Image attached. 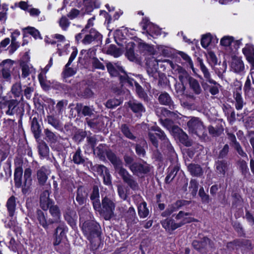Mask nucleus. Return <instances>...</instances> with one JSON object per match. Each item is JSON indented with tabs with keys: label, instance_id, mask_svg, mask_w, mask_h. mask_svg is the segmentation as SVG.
<instances>
[{
	"label": "nucleus",
	"instance_id": "f257e3e1",
	"mask_svg": "<svg viewBox=\"0 0 254 254\" xmlns=\"http://www.w3.org/2000/svg\"><path fill=\"white\" fill-rule=\"evenodd\" d=\"M94 152L100 158H104L105 155H106L108 159L114 165L116 171L122 177L124 181L132 189H135L137 188V183L128 172L123 168L121 160L113 152L110 150H106L105 146L103 145L98 146L94 150Z\"/></svg>",
	"mask_w": 254,
	"mask_h": 254
},
{
	"label": "nucleus",
	"instance_id": "f03ea898",
	"mask_svg": "<svg viewBox=\"0 0 254 254\" xmlns=\"http://www.w3.org/2000/svg\"><path fill=\"white\" fill-rule=\"evenodd\" d=\"M220 44L226 51V53L229 55L233 51V46L235 50L239 48L241 44V40H235L232 36H224L220 39Z\"/></svg>",
	"mask_w": 254,
	"mask_h": 254
},
{
	"label": "nucleus",
	"instance_id": "7ed1b4c3",
	"mask_svg": "<svg viewBox=\"0 0 254 254\" xmlns=\"http://www.w3.org/2000/svg\"><path fill=\"white\" fill-rule=\"evenodd\" d=\"M115 204L113 200L105 197L102 201L100 214L106 220H109L113 215Z\"/></svg>",
	"mask_w": 254,
	"mask_h": 254
},
{
	"label": "nucleus",
	"instance_id": "20e7f679",
	"mask_svg": "<svg viewBox=\"0 0 254 254\" xmlns=\"http://www.w3.org/2000/svg\"><path fill=\"white\" fill-rule=\"evenodd\" d=\"M99 228L98 225L93 222H85L82 226L84 234L89 240L93 238L98 237L99 235Z\"/></svg>",
	"mask_w": 254,
	"mask_h": 254
},
{
	"label": "nucleus",
	"instance_id": "39448f33",
	"mask_svg": "<svg viewBox=\"0 0 254 254\" xmlns=\"http://www.w3.org/2000/svg\"><path fill=\"white\" fill-rule=\"evenodd\" d=\"M187 125L189 131L192 134L200 136L204 132L202 123L197 118L192 117L188 122Z\"/></svg>",
	"mask_w": 254,
	"mask_h": 254
},
{
	"label": "nucleus",
	"instance_id": "423d86ee",
	"mask_svg": "<svg viewBox=\"0 0 254 254\" xmlns=\"http://www.w3.org/2000/svg\"><path fill=\"white\" fill-rule=\"evenodd\" d=\"M130 170L134 175L142 177L150 171V167L146 162L133 163L130 166Z\"/></svg>",
	"mask_w": 254,
	"mask_h": 254
},
{
	"label": "nucleus",
	"instance_id": "0eeeda50",
	"mask_svg": "<svg viewBox=\"0 0 254 254\" xmlns=\"http://www.w3.org/2000/svg\"><path fill=\"white\" fill-rule=\"evenodd\" d=\"M199 64H200V69L202 71V72H203L204 77L206 79V80L207 82H208L209 83L213 84L214 85V86L211 87L210 88V90H209L210 92L212 95L217 94L219 92V89H218V85L217 84L216 82L214 80L211 79L210 75L208 70V69L205 66V65L204 64L202 60H200Z\"/></svg>",
	"mask_w": 254,
	"mask_h": 254
},
{
	"label": "nucleus",
	"instance_id": "6e6552de",
	"mask_svg": "<svg viewBox=\"0 0 254 254\" xmlns=\"http://www.w3.org/2000/svg\"><path fill=\"white\" fill-rule=\"evenodd\" d=\"M169 130L175 138L179 139L183 144L186 146L190 145V142L188 141L187 134L178 126L173 125Z\"/></svg>",
	"mask_w": 254,
	"mask_h": 254
},
{
	"label": "nucleus",
	"instance_id": "1a4fd4ad",
	"mask_svg": "<svg viewBox=\"0 0 254 254\" xmlns=\"http://www.w3.org/2000/svg\"><path fill=\"white\" fill-rule=\"evenodd\" d=\"M20 68L21 71V77L26 78L29 75H31L33 79L35 78L36 70L32 64L24 62L20 64ZM18 78H20V75L18 74Z\"/></svg>",
	"mask_w": 254,
	"mask_h": 254
},
{
	"label": "nucleus",
	"instance_id": "9d476101",
	"mask_svg": "<svg viewBox=\"0 0 254 254\" xmlns=\"http://www.w3.org/2000/svg\"><path fill=\"white\" fill-rule=\"evenodd\" d=\"M141 26L144 30H146V34L150 36H157L161 34V30L159 27L146 19L143 20Z\"/></svg>",
	"mask_w": 254,
	"mask_h": 254
},
{
	"label": "nucleus",
	"instance_id": "9b49d317",
	"mask_svg": "<svg viewBox=\"0 0 254 254\" xmlns=\"http://www.w3.org/2000/svg\"><path fill=\"white\" fill-rule=\"evenodd\" d=\"M120 80L121 82L125 85L127 84L130 86H133V85H134L137 93L140 96H143V91L141 86L133 79L130 78L127 75L125 74L124 75H121Z\"/></svg>",
	"mask_w": 254,
	"mask_h": 254
},
{
	"label": "nucleus",
	"instance_id": "f8f14e48",
	"mask_svg": "<svg viewBox=\"0 0 254 254\" xmlns=\"http://www.w3.org/2000/svg\"><path fill=\"white\" fill-rule=\"evenodd\" d=\"M218 42V39L215 35L208 33L202 36L200 43L201 46L206 49L211 44H216Z\"/></svg>",
	"mask_w": 254,
	"mask_h": 254
},
{
	"label": "nucleus",
	"instance_id": "ddd939ff",
	"mask_svg": "<svg viewBox=\"0 0 254 254\" xmlns=\"http://www.w3.org/2000/svg\"><path fill=\"white\" fill-rule=\"evenodd\" d=\"M177 221V224L180 225V227L185 224L190 223L193 221V219L190 217L189 213L180 211L176 217Z\"/></svg>",
	"mask_w": 254,
	"mask_h": 254
},
{
	"label": "nucleus",
	"instance_id": "4468645a",
	"mask_svg": "<svg viewBox=\"0 0 254 254\" xmlns=\"http://www.w3.org/2000/svg\"><path fill=\"white\" fill-rule=\"evenodd\" d=\"M167 62L170 63L171 67L173 69L178 71V73L179 74V78L183 84L189 80L190 77L189 76L188 73L185 69L180 66L174 65L172 62L169 61H167Z\"/></svg>",
	"mask_w": 254,
	"mask_h": 254
},
{
	"label": "nucleus",
	"instance_id": "2eb2a0df",
	"mask_svg": "<svg viewBox=\"0 0 254 254\" xmlns=\"http://www.w3.org/2000/svg\"><path fill=\"white\" fill-rule=\"evenodd\" d=\"M66 231V227L64 224H61L57 228L55 234L54 246H58L61 243L62 239L65 236Z\"/></svg>",
	"mask_w": 254,
	"mask_h": 254
},
{
	"label": "nucleus",
	"instance_id": "dca6fc26",
	"mask_svg": "<svg viewBox=\"0 0 254 254\" xmlns=\"http://www.w3.org/2000/svg\"><path fill=\"white\" fill-rule=\"evenodd\" d=\"M231 69L235 72H241L244 70V64L240 57L233 58L231 65Z\"/></svg>",
	"mask_w": 254,
	"mask_h": 254
},
{
	"label": "nucleus",
	"instance_id": "f3484780",
	"mask_svg": "<svg viewBox=\"0 0 254 254\" xmlns=\"http://www.w3.org/2000/svg\"><path fill=\"white\" fill-rule=\"evenodd\" d=\"M1 64L4 66L1 72L2 77L6 80H9L10 79V69L12 65V61L9 59L5 60L2 61Z\"/></svg>",
	"mask_w": 254,
	"mask_h": 254
},
{
	"label": "nucleus",
	"instance_id": "a211bd4d",
	"mask_svg": "<svg viewBox=\"0 0 254 254\" xmlns=\"http://www.w3.org/2000/svg\"><path fill=\"white\" fill-rule=\"evenodd\" d=\"M243 53L245 55L248 62L254 65V48L252 45L247 44L243 49Z\"/></svg>",
	"mask_w": 254,
	"mask_h": 254
},
{
	"label": "nucleus",
	"instance_id": "6ab92c4d",
	"mask_svg": "<svg viewBox=\"0 0 254 254\" xmlns=\"http://www.w3.org/2000/svg\"><path fill=\"white\" fill-rule=\"evenodd\" d=\"M44 133L46 135V140L50 142L52 145H54L56 143L60 142L61 136L59 134L53 132L49 129H45Z\"/></svg>",
	"mask_w": 254,
	"mask_h": 254
},
{
	"label": "nucleus",
	"instance_id": "aec40b11",
	"mask_svg": "<svg viewBox=\"0 0 254 254\" xmlns=\"http://www.w3.org/2000/svg\"><path fill=\"white\" fill-rule=\"evenodd\" d=\"M49 192L48 191H44L40 197V205L43 210H46L52 206V202L49 198Z\"/></svg>",
	"mask_w": 254,
	"mask_h": 254
},
{
	"label": "nucleus",
	"instance_id": "412c9836",
	"mask_svg": "<svg viewBox=\"0 0 254 254\" xmlns=\"http://www.w3.org/2000/svg\"><path fill=\"white\" fill-rule=\"evenodd\" d=\"M100 36V34L97 31L92 29L88 34H85L82 42L84 44H89L95 39L98 38Z\"/></svg>",
	"mask_w": 254,
	"mask_h": 254
},
{
	"label": "nucleus",
	"instance_id": "4be33fe9",
	"mask_svg": "<svg viewBox=\"0 0 254 254\" xmlns=\"http://www.w3.org/2000/svg\"><path fill=\"white\" fill-rule=\"evenodd\" d=\"M107 68L112 76H117L120 72L124 73L123 67L117 64L108 63L107 64Z\"/></svg>",
	"mask_w": 254,
	"mask_h": 254
},
{
	"label": "nucleus",
	"instance_id": "5701e85b",
	"mask_svg": "<svg viewBox=\"0 0 254 254\" xmlns=\"http://www.w3.org/2000/svg\"><path fill=\"white\" fill-rule=\"evenodd\" d=\"M161 224L164 229L168 231L174 230L180 227V225L177 224L173 220L168 218L162 221Z\"/></svg>",
	"mask_w": 254,
	"mask_h": 254
},
{
	"label": "nucleus",
	"instance_id": "b1692460",
	"mask_svg": "<svg viewBox=\"0 0 254 254\" xmlns=\"http://www.w3.org/2000/svg\"><path fill=\"white\" fill-rule=\"evenodd\" d=\"M134 43L131 41H128L126 44V56L131 61H135L136 60V56L134 53Z\"/></svg>",
	"mask_w": 254,
	"mask_h": 254
},
{
	"label": "nucleus",
	"instance_id": "393cba45",
	"mask_svg": "<svg viewBox=\"0 0 254 254\" xmlns=\"http://www.w3.org/2000/svg\"><path fill=\"white\" fill-rule=\"evenodd\" d=\"M127 105L132 111L135 113L140 114L145 111V109L142 105L137 101H130L127 103Z\"/></svg>",
	"mask_w": 254,
	"mask_h": 254
},
{
	"label": "nucleus",
	"instance_id": "a878e982",
	"mask_svg": "<svg viewBox=\"0 0 254 254\" xmlns=\"http://www.w3.org/2000/svg\"><path fill=\"white\" fill-rule=\"evenodd\" d=\"M138 47L140 50L148 53L149 54L155 55L156 53V51L153 46L145 44L141 40L138 42Z\"/></svg>",
	"mask_w": 254,
	"mask_h": 254
},
{
	"label": "nucleus",
	"instance_id": "bb28decb",
	"mask_svg": "<svg viewBox=\"0 0 254 254\" xmlns=\"http://www.w3.org/2000/svg\"><path fill=\"white\" fill-rule=\"evenodd\" d=\"M138 47L140 50L148 53L149 54L155 55L156 53V51L153 46L145 44L141 40L138 42Z\"/></svg>",
	"mask_w": 254,
	"mask_h": 254
},
{
	"label": "nucleus",
	"instance_id": "cd10ccee",
	"mask_svg": "<svg viewBox=\"0 0 254 254\" xmlns=\"http://www.w3.org/2000/svg\"><path fill=\"white\" fill-rule=\"evenodd\" d=\"M23 174V169L22 167H17L14 172V181L15 186L17 188H19L22 185V176Z\"/></svg>",
	"mask_w": 254,
	"mask_h": 254
},
{
	"label": "nucleus",
	"instance_id": "c85d7f7f",
	"mask_svg": "<svg viewBox=\"0 0 254 254\" xmlns=\"http://www.w3.org/2000/svg\"><path fill=\"white\" fill-rule=\"evenodd\" d=\"M31 173L32 171L30 168H27L25 170L24 174V186L25 189H23V191L24 192L26 189H28L31 185L32 182L31 179Z\"/></svg>",
	"mask_w": 254,
	"mask_h": 254
},
{
	"label": "nucleus",
	"instance_id": "c756f323",
	"mask_svg": "<svg viewBox=\"0 0 254 254\" xmlns=\"http://www.w3.org/2000/svg\"><path fill=\"white\" fill-rule=\"evenodd\" d=\"M6 206L9 216L12 217L14 215L16 206L15 198L14 196H12L8 199Z\"/></svg>",
	"mask_w": 254,
	"mask_h": 254
},
{
	"label": "nucleus",
	"instance_id": "7c9ffc66",
	"mask_svg": "<svg viewBox=\"0 0 254 254\" xmlns=\"http://www.w3.org/2000/svg\"><path fill=\"white\" fill-rule=\"evenodd\" d=\"M50 212L54 218L53 220H51L50 223L58 222L60 218V213L59 208L57 206H51L50 208Z\"/></svg>",
	"mask_w": 254,
	"mask_h": 254
},
{
	"label": "nucleus",
	"instance_id": "2f4dec72",
	"mask_svg": "<svg viewBox=\"0 0 254 254\" xmlns=\"http://www.w3.org/2000/svg\"><path fill=\"white\" fill-rule=\"evenodd\" d=\"M64 217L72 227L73 228L75 226V221L77 220V216L75 212L70 211L69 213H66L64 215Z\"/></svg>",
	"mask_w": 254,
	"mask_h": 254
},
{
	"label": "nucleus",
	"instance_id": "473e14b6",
	"mask_svg": "<svg viewBox=\"0 0 254 254\" xmlns=\"http://www.w3.org/2000/svg\"><path fill=\"white\" fill-rule=\"evenodd\" d=\"M37 219L38 220L39 223L44 228H47L49 224H51L50 222V220L47 221L46 217L44 215V213L41 210H38L37 212Z\"/></svg>",
	"mask_w": 254,
	"mask_h": 254
},
{
	"label": "nucleus",
	"instance_id": "72a5a7b5",
	"mask_svg": "<svg viewBox=\"0 0 254 254\" xmlns=\"http://www.w3.org/2000/svg\"><path fill=\"white\" fill-rule=\"evenodd\" d=\"M46 172L45 168H42L37 172V179L40 185H43L48 179Z\"/></svg>",
	"mask_w": 254,
	"mask_h": 254
},
{
	"label": "nucleus",
	"instance_id": "f704fd0d",
	"mask_svg": "<svg viewBox=\"0 0 254 254\" xmlns=\"http://www.w3.org/2000/svg\"><path fill=\"white\" fill-rule=\"evenodd\" d=\"M138 213L140 218H144L149 214V210L146 207V203L143 202L138 207Z\"/></svg>",
	"mask_w": 254,
	"mask_h": 254
},
{
	"label": "nucleus",
	"instance_id": "c9c22d12",
	"mask_svg": "<svg viewBox=\"0 0 254 254\" xmlns=\"http://www.w3.org/2000/svg\"><path fill=\"white\" fill-rule=\"evenodd\" d=\"M18 102L16 100H10L7 101L8 110L6 113L9 115H12L15 113V108L17 106Z\"/></svg>",
	"mask_w": 254,
	"mask_h": 254
},
{
	"label": "nucleus",
	"instance_id": "e433bc0d",
	"mask_svg": "<svg viewBox=\"0 0 254 254\" xmlns=\"http://www.w3.org/2000/svg\"><path fill=\"white\" fill-rule=\"evenodd\" d=\"M189 81L190 88L196 94H199L201 92V89L198 81L191 77L189 78Z\"/></svg>",
	"mask_w": 254,
	"mask_h": 254
},
{
	"label": "nucleus",
	"instance_id": "4c0bfd02",
	"mask_svg": "<svg viewBox=\"0 0 254 254\" xmlns=\"http://www.w3.org/2000/svg\"><path fill=\"white\" fill-rule=\"evenodd\" d=\"M11 91L14 97H20L22 92L20 82L14 83L11 87Z\"/></svg>",
	"mask_w": 254,
	"mask_h": 254
},
{
	"label": "nucleus",
	"instance_id": "58836bf2",
	"mask_svg": "<svg viewBox=\"0 0 254 254\" xmlns=\"http://www.w3.org/2000/svg\"><path fill=\"white\" fill-rule=\"evenodd\" d=\"M188 169L190 173L193 176H199L202 174V169L198 165L190 164L188 166Z\"/></svg>",
	"mask_w": 254,
	"mask_h": 254
},
{
	"label": "nucleus",
	"instance_id": "ea45409f",
	"mask_svg": "<svg viewBox=\"0 0 254 254\" xmlns=\"http://www.w3.org/2000/svg\"><path fill=\"white\" fill-rule=\"evenodd\" d=\"M216 169L218 174L224 176L227 169V163L224 161H218L216 164Z\"/></svg>",
	"mask_w": 254,
	"mask_h": 254
},
{
	"label": "nucleus",
	"instance_id": "a19ab883",
	"mask_svg": "<svg viewBox=\"0 0 254 254\" xmlns=\"http://www.w3.org/2000/svg\"><path fill=\"white\" fill-rule=\"evenodd\" d=\"M107 53L115 58L120 57L122 54V52L118 49L115 46L111 45L107 51Z\"/></svg>",
	"mask_w": 254,
	"mask_h": 254
},
{
	"label": "nucleus",
	"instance_id": "79ce46f5",
	"mask_svg": "<svg viewBox=\"0 0 254 254\" xmlns=\"http://www.w3.org/2000/svg\"><path fill=\"white\" fill-rule=\"evenodd\" d=\"M86 196V193L83 191V189L82 188H78L77 190L76 199L80 204H82L84 203Z\"/></svg>",
	"mask_w": 254,
	"mask_h": 254
},
{
	"label": "nucleus",
	"instance_id": "37998d69",
	"mask_svg": "<svg viewBox=\"0 0 254 254\" xmlns=\"http://www.w3.org/2000/svg\"><path fill=\"white\" fill-rule=\"evenodd\" d=\"M182 202L181 201H177L176 205L177 207L173 205L170 206L164 212L162 213V216L166 217L170 215L174 211H175L178 207L181 205Z\"/></svg>",
	"mask_w": 254,
	"mask_h": 254
},
{
	"label": "nucleus",
	"instance_id": "c03bdc74",
	"mask_svg": "<svg viewBox=\"0 0 254 254\" xmlns=\"http://www.w3.org/2000/svg\"><path fill=\"white\" fill-rule=\"evenodd\" d=\"M46 121L49 124L51 125L56 129L60 127V123L59 120L52 115L48 116L47 117Z\"/></svg>",
	"mask_w": 254,
	"mask_h": 254
},
{
	"label": "nucleus",
	"instance_id": "a18cd8bd",
	"mask_svg": "<svg viewBox=\"0 0 254 254\" xmlns=\"http://www.w3.org/2000/svg\"><path fill=\"white\" fill-rule=\"evenodd\" d=\"M122 102L120 99H112L108 100L105 105L108 108H113L120 105Z\"/></svg>",
	"mask_w": 254,
	"mask_h": 254
},
{
	"label": "nucleus",
	"instance_id": "49530a36",
	"mask_svg": "<svg viewBox=\"0 0 254 254\" xmlns=\"http://www.w3.org/2000/svg\"><path fill=\"white\" fill-rule=\"evenodd\" d=\"M59 24L63 30L65 31L69 27L70 22L65 16H62L59 20Z\"/></svg>",
	"mask_w": 254,
	"mask_h": 254
},
{
	"label": "nucleus",
	"instance_id": "de8ad7c7",
	"mask_svg": "<svg viewBox=\"0 0 254 254\" xmlns=\"http://www.w3.org/2000/svg\"><path fill=\"white\" fill-rule=\"evenodd\" d=\"M152 130L156 131L155 134L162 140L164 141L165 143H168L169 140L167 138L166 135L164 134V132H163L159 127H153L152 128Z\"/></svg>",
	"mask_w": 254,
	"mask_h": 254
},
{
	"label": "nucleus",
	"instance_id": "09e8293b",
	"mask_svg": "<svg viewBox=\"0 0 254 254\" xmlns=\"http://www.w3.org/2000/svg\"><path fill=\"white\" fill-rule=\"evenodd\" d=\"M159 100L160 102L164 105H169L171 102V98L167 93L161 94L159 97Z\"/></svg>",
	"mask_w": 254,
	"mask_h": 254
},
{
	"label": "nucleus",
	"instance_id": "8fccbe9b",
	"mask_svg": "<svg viewBox=\"0 0 254 254\" xmlns=\"http://www.w3.org/2000/svg\"><path fill=\"white\" fill-rule=\"evenodd\" d=\"M24 30H26L30 35L33 36L35 39L40 38L39 32L34 27H28L25 28Z\"/></svg>",
	"mask_w": 254,
	"mask_h": 254
},
{
	"label": "nucleus",
	"instance_id": "3c124183",
	"mask_svg": "<svg viewBox=\"0 0 254 254\" xmlns=\"http://www.w3.org/2000/svg\"><path fill=\"white\" fill-rule=\"evenodd\" d=\"M73 161L76 164H80L84 162V159L81 156L80 149H78L76 151L75 153L73 156Z\"/></svg>",
	"mask_w": 254,
	"mask_h": 254
},
{
	"label": "nucleus",
	"instance_id": "603ef678",
	"mask_svg": "<svg viewBox=\"0 0 254 254\" xmlns=\"http://www.w3.org/2000/svg\"><path fill=\"white\" fill-rule=\"evenodd\" d=\"M190 191L193 195H195L198 189V183L195 180H192L190 182V186L189 187Z\"/></svg>",
	"mask_w": 254,
	"mask_h": 254
},
{
	"label": "nucleus",
	"instance_id": "864d4df0",
	"mask_svg": "<svg viewBox=\"0 0 254 254\" xmlns=\"http://www.w3.org/2000/svg\"><path fill=\"white\" fill-rule=\"evenodd\" d=\"M121 129L122 132L127 137L131 139H133L135 138L133 135L129 130L128 127L126 125H123L122 126Z\"/></svg>",
	"mask_w": 254,
	"mask_h": 254
},
{
	"label": "nucleus",
	"instance_id": "5fc2aeb1",
	"mask_svg": "<svg viewBox=\"0 0 254 254\" xmlns=\"http://www.w3.org/2000/svg\"><path fill=\"white\" fill-rule=\"evenodd\" d=\"M235 100H236V108L237 110H241L242 109L243 107V102L242 100V98L241 95L239 93H237L235 95Z\"/></svg>",
	"mask_w": 254,
	"mask_h": 254
},
{
	"label": "nucleus",
	"instance_id": "6e6d98bb",
	"mask_svg": "<svg viewBox=\"0 0 254 254\" xmlns=\"http://www.w3.org/2000/svg\"><path fill=\"white\" fill-rule=\"evenodd\" d=\"M7 146L4 145H0V160H4L8 154Z\"/></svg>",
	"mask_w": 254,
	"mask_h": 254
},
{
	"label": "nucleus",
	"instance_id": "4d7b16f0",
	"mask_svg": "<svg viewBox=\"0 0 254 254\" xmlns=\"http://www.w3.org/2000/svg\"><path fill=\"white\" fill-rule=\"evenodd\" d=\"M199 195L204 203H208L209 201V195L205 193L203 188H201L199 190Z\"/></svg>",
	"mask_w": 254,
	"mask_h": 254
},
{
	"label": "nucleus",
	"instance_id": "13d9d810",
	"mask_svg": "<svg viewBox=\"0 0 254 254\" xmlns=\"http://www.w3.org/2000/svg\"><path fill=\"white\" fill-rule=\"evenodd\" d=\"M19 47V44L14 40V39L11 40V43L10 46H9L8 50L9 53L10 54H12Z\"/></svg>",
	"mask_w": 254,
	"mask_h": 254
},
{
	"label": "nucleus",
	"instance_id": "bf43d9fd",
	"mask_svg": "<svg viewBox=\"0 0 254 254\" xmlns=\"http://www.w3.org/2000/svg\"><path fill=\"white\" fill-rule=\"evenodd\" d=\"M207 58L208 61L214 64H216L217 63V57L214 53L211 51H209L207 52Z\"/></svg>",
	"mask_w": 254,
	"mask_h": 254
},
{
	"label": "nucleus",
	"instance_id": "052dcab7",
	"mask_svg": "<svg viewBox=\"0 0 254 254\" xmlns=\"http://www.w3.org/2000/svg\"><path fill=\"white\" fill-rule=\"evenodd\" d=\"M76 71L74 69L69 66H66V64L65 66V69L63 72V74L64 77H69L73 75L75 73Z\"/></svg>",
	"mask_w": 254,
	"mask_h": 254
},
{
	"label": "nucleus",
	"instance_id": "680f3d73",
	"mask_svg": "<svg viewBox=\"0 0 254 254\" xmlns=\"http://www.w3.org/2000/svg\"><path fill=\"white\" fill-rule=\"evenodd\" d=\"M179 55L185 61H186L187 63H188L189 65L190 66V67L192 69H193V63H192L191 59L190 58V57L188 55H187L186 54H185L182 52H180Z\"/></svg>",
	"mask_w": 254,
	"mask_h": 254
},
{
	"label": "nucleus",
	"instance_id": "e2e57ef3",
	"mask_svg": "<svg viewBox=\"0 0 254 254\" xmlns=\"http://www.w3.org/2000/svg\"><path fill=\"white\" fill-rule=\"evenodd\" d=\"M99 190L97 187H94L92 192L91 194L90 198L92 201L99 199Z\"/></svg>",
	"mask_w": 254,
	"mask_h": 254
},
{
	"label": "nucleus",
	"instance_id": "0e129e2a",
	"mask_svg": "<svg viewBox=\"0 0 254 254\" xmlns=\"http://www.w3.org/2000/svg\"><path fill=\"white\" fill-rule=\"evenodd\" d=\"M118 194L120 197L125 200L127 197V194L125 191V189L122 186H119L118 187Z\"/></svg>",
	"mask_w": 254,
	"mask_h": 254
},
{
	"label": "nucleus",
	"instance_id": "69168bd1",
	"mask_svg": "<svg viewBox=\"0 0 254 254\" xmlns=\"http://www.w3.org/2000/svg\"><path fill=\"white\" fill-rule=\"evenodd\" d=\"M178 169L177 167L174 168L166 177V181L169 182V180H172L176 175Z\"/></svg>",
	"mask_w": 254,
	"mask_h": 254
},
{
	"label": "nucleus",
	"instance_id": "338daca9",
	"mask_svg": "<svg viewBox=\"0 0 254 254\" xmlns=\"http://www.w3.org/2000/svg\"><path fill=\"white\" fill-rule=\"evenodd\" d=\"M96 170L101 176L105 175V174H106V173L109 172L108 170L105 166L101 165L96 166Z\"/></svg>",
	"mask_w": 254,
	"mask_h": 254
},
{
	"label": "nucleus",
	"instance_id": "774afa93",
	"mask_svg": "<svg viewBox=\"0 0 254 254\" xmlns=\"http://www.w3.org/2000/svg\"><path fill=\"white\" fill-rule=\"evenodd\" d=\"M93 65L97 68L104 69L105 67L104 65L97 59L94 58L92 60Z\"/></svg>",
	"mask_w": 254,
	"mask_h": 254
}]
</instances>
